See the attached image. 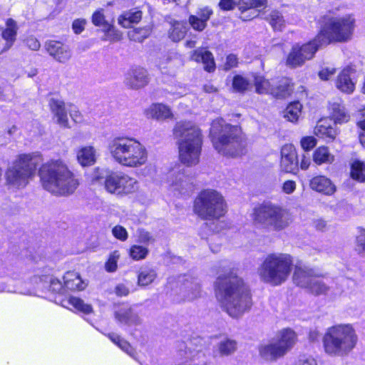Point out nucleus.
Here are the masks:
<instances>
[{"label": "nucleus", "mask_w": 365, "mask_h": 365, "mask_svg": "<svg viewBox=\"0 0 365 365\" xmlns=\"http://www.w3.org/2000/svg\"><path fill=\"white\" fill-rule=\"evenodd\" d=\"M252 215L255 225L274 231L282 230L292 222L291 215L287 210L272 203L255 207Z\"/></svg>", "instance_id": "nucleus-12"}, {"label": "nucleus", "mask_w": 365, "mask_h": 365, "mask_svg": "<svg viewBox=\"0 0 365 365\" xmlns=\"http://www.w3.org/2000/svg\"><path fill=\"white\" fill-rule=\"evenodd\" d=\"M356 244L361 250L365 252V230H361L360 234L357 236Z\"/></svg>", "instance_id": "nucleus-62"}, {"label": "nucleus", "mask_w": 365, "mask_h": 365, "mask_svg": "<svg viewBox=\"0 0 365 365\" xmlns=\"http://www.w3.org/2000/svg\"><path fill=\"white\" fill-rule=\"evenodd\" d=\"M217 347L221 356H230L237 350V342L234 339L227 338L221 340Z\"/></svg>", "instance_id": "nucleus-36"}, {"label": "nucleus", "mask_w": 365, "mask_h": 365, "mask_svg": "<svg viewBox=\"0 0 365 365\" xmlns=\"http://www.w3.org/2000/svg\"><path fill=\"white\" fill-rule=\"evenodd\" d=\"M294 365H317V362L311 356H301L295 361Z\"/></svg>", "instance_id": "nucleus-57"}, {"label": "nucleus", "mask_w": 365, "mask_h": 365, "mask_svg": "<svg viewBox=\"0 0 365 365\" xmlns=\"http://www.w3.org/2000/svg\"><path fill=\"white\" fill-rule=\"evenodd\" d=\"M317 145V140L312 136L304 137L301 140V145L305 150L312 149Z\"/></svg>", "instance_id": "nucleus-55"}, {"label": "nucleus", "mask_w": 365, "mask_h": 365, "mask_svg": "<svg viewBox=\"0 0 365 365\" xmlns=\"http://www.w3.org/2000/svg\"><path fill=\"white\" fill-rule=\"evenodd\" d=\"M49 106L57 123L61 127L68 128V119L65 110L64 102L59 99L51 98L49 101Z\"/></svg>", "instance_id": "nucleus-23"}, {"label": "nucleus", "mask_w": 365, "mask_h": 365, "mask_svg": "<svg viewBox=\"0 0 365 365\" xmlns=\"http://www.w3.org/2000/svg\"><path fill=\"white\" fill-rule=\"evenodd\" d=\"M145 115L149 119L158 120L160 116V104L153 103L145 110Z\"/></svg>", "instance_id": "nucleus-52"}, {"label": "nucleus", "mask_w": 365, "mask_h": 365, "mask_svg": "<svg viewBox=\"0 0 365 365\" xmlns=\"http://www.w3.org/2000/svg\"><path fill=\"white\" fill-rule=\"evenodd\" d=\"M237 57L235 54H230L227 56L225 68L226 69H230L231 68L235 67L237 65Z\"/></svg>", "instance_id": "nucleus-61"}, {"label": "nucleus", "mask_w": 365, "mask_h": 365, "mask_svg": "<svg viewBox=\"0 0 365 365\" xmlns=\"http://www.w3.org/2000/svg\"><path fill=\"white\" fill-rule=\"evenodd\" d=\"M148 253V250L143 246L134 245L130 248V255L135 260L143 259Z\"/></svg>", "instance_id": "nucleus-50"}, {"label": "nucleus", "mask_w": 365, "mask_h": 365, "mask_svg": "<svg viewBox=\"0 0 365 365\" xmlns=\"http://www.w3.org/2000/svg\"><path fill=\"white\" fill-rule=\"evenodd\" d=\"M322 38H324L323 35H317L314 40L302 46L294 45L287 56V66L290 68H296L302 66L306 61L312 58L321 46L319 42H321Z\"/></svg>", "instance_id": "nucleus-15"}, {"label": "nucleus", "mask_w": 365, "mask_h": 365, "mask_svg": "<svg viewBox=\"0 0 365 365\" xmlns=\"http://www.w3.org/2000/svg\"><path fill=\"white\" fill-rule=\"evenodd\" d=\"M170 24L171 29L169 31V37L173 41H180L184 38L187 32V29L185 24L175 21L171 22Z\"/></svg>", "instance_id": "nucleus-38"}, {"label": "nucleus", "mask_w": 365, "mask_h": 365, "mask_svg": "<svg viewBox=\"0 0 365 365\" xmlns=\"http://www.w3.org/2000/svg\"><path fill=\"white\" fill-rule=\"evenodd\" d=\"M115 316L118 322L123 324H137L139 321L138 317L127 306L120 307L116 310Z\"/></svg>", "instance_id": "nucleus-30"}, {"label": "nucleus", "mask_w": 365, "mask_h": 365, "mask_svg": "<svg viewBox=\"0 0 365 365\" xmlns=\"http://www.w3.org/2000/svg\"><path fill=\"white\" fill-rule=\"evenodd\" d=\"M212 10L209 7L206 6L199 9L195 16H199L202 20L207 23V21L210 19V16L212 15Z\"/></svg>", "instance_id": "nucleus-56"}, {"label": "nucleus", "mask_w": 365, "mask_h": 365, "mask_svg": "<svg viewBox=\"0 0 365 365\" xmlns=\"http://www.w3.org/2000/svg\"><path fill=\"white\" fill-rule=\"evenodd\" d=\"M86 20L84 19H76L73 23V29L76 34L81 33L86 25Z\"/></svg>", "instance_id": "nucleus-59"}, {"label": "nucleus", "mask_w": 365, "mask_h": 365, "mask_svg": "<svg viewBox=\"0 0 365 365\" xmlns=\"http://www.w3.org/2000/svg\"><path fill=\"white\" fill-rule=\"evenodd\" d=\"M329 110L330 116L335 123L341 124L349 120L350 115L341 99L331 101Z\"/></svg>", "instance_id": "nucleus-22"}, {"label": "nucleus", "mask_w": 365, "mask_h": 365, "mask_svg": "<svg viewBox=\"0 0 365 365\" xmlns=\"http://www.w3.org/2000/svg\"><path fill=\"white\" fill-rule=\"evenodd\" d=\"M25 45L32 51H38L41 47L39 41L33 35H30L24 39Z\"/></svg>", "instance_id": "nucleus-54"}, {"label": "nucleus", "mask_w": 365, "mask_h": 365, "mask_svg": "<svg viewBox=\"0 0 365 365\" xmlns=\"http://www.w3.org/2000/svg\"><path fill=\"white\" fill-rule=\"evenodd\" d=\"M105 34L104 40L110 41H118L122 38V33L116 29L113 22L109 23L103 29Z\"/></svg>", "instance_id": "nucleus-44"}, {"label": "nucleus", "mask_w": 365, "mask_h": 365, "mask_svg": "<svg viewBox=\"0 0 365 365\" xmlns=\"http://www.w3.org/2000/svg\"><path fill=\"white\" fill-rule=\"evenodd\" d=\"M320 277H314L307 289L314 295L326 294L329 290V286L323 282Z\"/></svg>", "instance_id": "nucleus-37"}, {"label": "nucleus", "mask_w": 365, "mask_h": 365, "mask_svg": "<svg viewBox=\"0 0 365 365\" xmlns=\"http://www.w3.org/2000/svg\"><path fill=\"white\" fill-rule=\"evenodd\" d=\"M150 34L149 27L136 28L128 31V38L134 41L141 42Z\"/></svg>", "instance_id": "nucleus-43"}, {"label": "nucleus", "mask_w": 365, "mask_h": 365, "mask_svg": "<svg viewBox=\"0 0 365 365\" xmlns=\"http://www.w3.org/2000/svg\"><path fill=\"white\" fill-rule=\"evenodd\" d=\"M63 282L65 287L71 290H81L85 287L80 275L76 272H66L63 276Z\"/></svg>", "instance_id": "nucleus-34"}, {"label": "nucleus", "mask_w": 365, "mask_h": 365, "mask_svg": "<svg viewBox=\"0 0 365 365\" xmlns=\"http://www.w3.org/2000/svg\"><path fill=\"white\" fill-rule=\"evenodd\" d=\"M142 19L140 11H128L118 18V23L123 28H130L133 24H138Z\"/></svg>", "instance_id": "nucleus-32"}, {"label": "nucleus", "mask_w": 365, "mask_h": 365, "mask_svg": "<svg viewBox=\"0 0 365 365\" xmlns=\"http://www.w3.org/2000/svg\"><path fill=\"white\" fill-rule=\"evenodd\" d=\"M215 292L223 309L233 318L240 317L252 305L248 287L234 269L219 274L215 282Z\"/></svg>", "instance_id": "nucleus-1"}, {"label": "nucleus", "mask_w": 365, "mask_h": 365, "mask_svg": "<svg viewBox=\"0 0 365 365\" xmlns=\"http://www.w3.org/2000/svg\"><path fill=\"white\" fill-rule=\"evenodd\" d=\"M293 258L287 253L274 252L267 255L257 269L260 279L274 286L284 283L292 269Z\"/></svg>", "instance_id": "nucleus-8"}, {"label": "nucleus", "mask_w": 365, "mask_h": 365, "mask_svg": "<svg viewBox=\"0 0 365 365\" xmlns=\"http://www.w3.org/2000/svg\"><path fill=\"white\" fill-rule=\"evenodd\" d=\"M250 85L248 81L242 76H235L232 80V87L238 92H244Z\"/></svg>", "instance_id": "nucleus-49"}, {"label": "nucleus", "mask_w": 365, "mask_h": 365, "mask_svg": "<svg viewBox=\"0 0 365 365\" xmlns=\"http://www.w3.org/2000/svg\"><path fill=\"white\" fill-rule=\"evenodd\" d=\"M78 162L82 166H90L96 161V150L93 146L80 148L76 153Z\"/></svg>", "instance_id": "nucleus-27"}, {"label": "nucleus", "mask_w": 365, "mask_h": 365, "mask_svg": "<svg viewBox=\"0 0 365 365\" xmlns=\"http://www.w3.org/2000/svg\"><path fill=\"white\" fill-rule=\"evenodd\" d=\"M104 186L108 192L123 197L136 192L139 189V182L128 174L115 172L106 176Z\"/></svg>", "instance_id": "nucleus-14"}, {"label": "nucleus", "mask_w": 365, "mask_h": 365, "mask_svg": "<svg viewBox=\"0 0 365 365\" xmlns=\"http://www.w3.org/2000/svg\"><path fill=\"white\" fill-rule=\"evenodd\" d=\"M48 53L57 61L66 63L72 56V52L68 46L59 41H49L46 43Z\"/></svg>", "instance_id": "nucleus-19"}, {"label": "nucleus", "mask_w": 365, "mask_h": 365, "mask_svg": "<svg viewBox=\"0 0 365 365\" xmlns=\"http://www.w3.org/2000/svg\"><path fill=\"white\" fill-rule=\"evenodd\" d=\"M314 277H321V275L313 269L296 267L293 274V281L297 286L307 289Z\"/></svg>", "instance_id": "nucleus-21"}, {"label": "nucleus", "mask_w": 365, "mask_h": 365, "mask_svg": "<svg viewBox=\"0 0 365 365\" xmlns=\"http://www.w3.org/2000/svg\"><path fill=\"white\" fill-rule=\"evenodd\" d=\"M188 21L192 29L197 31H203L207 26L205 21L195 15H190Z\"/></svg>", "instance_id": "nucleus-51"}, {"label": "nucleus", "mask_w": 365, "mask_h": 365, "mask_svg": "<svg viewBox=\"0 0 365 365\" xmlns=\"http://www.w3.org/2000/svg\"><path fill=\"white\" fill-rule=\"evenodd\" d=\"M42 278L34 277L29 282H23L21 279H9L6 283H0V292H6L24 295H34L44 286L39 284Z\"/></svg>", "instance_id": "nucleus-16"}, {"label": "nucleus", "mask_w": 365, "mask_h": 365, "mask_svg": "<svg viewBox=\"0 0 365 365\" xmlns=\"http://www.w3.org/2000/svg\"><path fill=\"white\" fill-rule=\"evenodd\" d=\"M108 337L121 350H123L131 357L135 358V352L128 341L120 338L115 334H109Z\"/></svg>", "instance_id": "nucleus-41"}, {"label": "nucleus", "mask_w": 365, "mask_h": 365, "mask_svg": "<svg viewBox=\"0 0 365 365\" xmlns=\"http://www.w3.org/2000/svg\"><path fill=\"white\" fill-rule=\"evenodd\" d=\"M157 274L152 269H143L138 274V284L147 286L155 279Z\"/></svg>", "instance_id": "nucleus-45"}, {"label": "nucleus", "mask_w": 365, "mask_h": 365, "mask_svg": "<svg viewBox=\"0 0 365 365\" xmlns=\"http://www.w3.org/2000/svg\"><path fill=\"white\" fill-rule=\"evenodd\" d=\"M42 187L55 196L68 197L80 185V179L61 159H51L43 163L38 171Z\"/></svg>", "instance_id": "nucleus-2"}, {"label": "nucleus", "mask_w": 365, "mask_h": 365, "mask_svg": "<svg viewBox=\"0 0 365 365\" xmlns=\"http://www.w3.org/2000/svg\"><path fill=\"white\" fill-rule=\"evenodd\" d=\"M112 234L113 236L120 241H125L128 239V232L123 227L120 225H115L112 229Z\"/></svg>", "instance_id": "nucleus-53"}, {"label": "nucleus", "mask_w": 365, "mask_h": 365, "mask_svg": "<svg viewBox=\"0 0 365 365\" xmlns=\"http://www.w3.org/2000/svg\"><path fill=\"white\" fill-rule=\"evenodd\" d=\"M296 339L297 336L293 330L283 329L278 334L277 339L259 347V355L265 361H275L293 347Z\"/></svg>", "instance_id": "nucleus-13"}, {"label": "nucleus", "mask_w": 365, "mask_h": 365, "mask_svg": "<svg viewBox=\"0 0 365 365\" xmlns=\"http://www.w3.org/2000/svg\"><path fill=\"white\" fill-rule=\"evenodd\" d=\"M193 211L202 220H218L225 215L227 206L220 192L215 190H205L195 198Z\"/></svg>", "instance_id": "nucleus-10"}, {"label": "nucleus", "mask_w": 365, "mask_h": 365, "mask_svg": "<svg viewBox=\"0 0 365 365\" xmlns=\"http://www.w3.org/2000/svg\"><path fill=\"white\" fill-rule=\"evenodd\" d=\"M108 149L112 159L124 167L138 168L148 161V150L135 138H115L109 142Z\"/></svg>", "instance_id": "nucleus-4"}, {"label": "nucleus", "mask_w": 365, "mask_h": 365, "mask_svg": "<svg viewBox=\"0 0 365 365\" xmlns=\"http://www.w3.org/2000/svg\"><path fill=\"white\" fill-rule=\"evenodd\" d=\"M165 289L166 295L175 304L190 302L202 295L200 282L187 274L169 277Z\"/></svg>", "instance_id": "nucleus-9"}, {"label": "nucleus", "mask_w": 365, "mask_h": 365, "mask_svg": "<svg viewBox=\"0 0 365 365\" xmlns=\"http://www.w3.org/2000/svg\"><path fill=\"white\" fill-rule=\"evenodd\" d=\"M92 23L96 26L102 27L103 29L107 26L109 22L106 20L103 9H98L92 15Z\"/></svg>", "instance_id": "nucleus-48"}, {"label": "nucleus", "mask_w": 365, "mask_h": 365, "mask_svg": "<svg viewBox=\"0 0 365 365\" xmlns=\"http://www.w3.org/2000/svg\"><path fill=\"white\" fill-rule=\"evenodd\" d=\"M313 160L317 165L330 164L334 162V156L330 153L327 147L322 146L314 152Z\"/></svg>", "instance_id": "nucleus-35"}, {"label": "nucleus", "mask_w": 365, "mask_h": 365, "mask_svg": "<svg viewBox=\"0 0 365 365\" xmlns=\"http://www.w3.org/2000/svg\"><path fill=\"white\" fill-rule=\"evenodd\" d=\"M351 177L360 182L365 181V164L360 160H354L351 164Z\"/></svg>", "instance_id": "nucleus-42"}, {"label": "nucleus", "mask_w": 365, "mask_h": 365, "mask_svg": "<svg viewBox=\"0 0 365 365\" xmlns=\"http://www.w3.org/2000/svg\"><path fill=\"white\" fill-rule=\"evenodd\" d=\"M210 136L215 149L222 155L237 157L245 153L247 141L240 128L226 123L222 118L212 121Z\"/></svg>", "instance_id": "nucleus-3"}, {"label": "nucleus", "mask_w": 365, "mask_h": 365, "mask_svg": "<svg viewBox=\"0 0 365 365\" xmlns=\"http://www.w3.org/2000/svg\"><path fill=\"white\" fill-rule=\"evenodd\" d=\"M357 335L350 324H338L327 329L323 337L325 352L332 356L348 355L356 346Z\"/></svg>", "instance_id": "nucleus-7"}, {"label": "nucleus", "mask_w": 365, "mask_h": 365, "mask_svg": "<svg viewBox=\"0 0 365 365\" xmlns=\"http://www.w3.org/2000/svg\"><path fill=\"white\" fill-rule=\"evenodd\" d=\"M309 187L312 190L326 195H332L336 190L332 181L324 175H317L309 181Z\"/></svg>", "instance_id": "nucleus-20"}, {"label": "nucleus", "mask_w": 365, "mask_h": 365, "mask_svg": "<svg viewBox=\"0 0 365 365\" xmlns=\"http://www.w3.org/2000/svg\"><path fill=\"white\" fill-rule=\"evenodd\" d=\"M17 24L16 21L11 19H8L6 21V29L2 31V38L6 41L4 51L9 50L14 44L16 34Z\"/></svg>", "instance_id": "nucleus-28"}, {"label": "nucleus", "mask_w": 365, "mask_h": 365, "mask_svg": "<svg viewBox=\"0 0 365 365\" xmlns=\"http://www.w3.org/2000/svg\"><path fill=\"white\" fill-rule=\"evenodd\" d=\"M115 294L118 296H126L129 294V289L124 284H119L115 288Z\"/></svg>", "instance_id": "nucleus-64"}, {"label": "nucleus", "mask_w": 365, "mask_h": 365, "mask_svg": "<svg viewBox=\"0 0 365 365\" xmlns=\"http://www.w3.org/2000/svg\"><path fill=\"white\" fill-rule=\"evenodd\" d=\"M40 161L41 155L38 153L17 155L5 171L6 185L13 190L26 187L35 177Z\"/></svg>", "instance_id": "nucleus-6"}, {"label": "nucleus", "mask_w": 365, "mask_h": 365, "mask_svg": "<svg viewBox=\"0 0 365 365\" xmlns=\"http://www.w3.org/2000/svg\"><path fill=\"white\" fill-rule=\"evenodd\" d=\"M296 189V182L293 180H287L282 186L283 191L287 194L292 193Z\"/></svg>", "instance_id": "nucleus-60"}, {"label": "nucleus", "mask_w": 365, "mask_h": 365, "mask_svg": "<svg viewBox=\"0 0 365 365\" xmlns=\"http://www.w3.org/2000/svg\"><path fill=\"white\" fill-rule=\"evenodd\" d=\"M191 58L196 62H202L204 64V68L208 72H212L215 68L213 55L209 51L195 50L192 52Z\"/></svg>", "instance_id": "nucleus-26"}, {"label": "nucleus", "mask_w": 365, "mask_h": 365, "mask_svg": "<svg viewBox=\"0 0 365 365\" xmlns=\"http://www.w3.org/2000/svg\"><path fill=\"white\" fill-rule=\"evenodd\" d=\"M301 110L302 105L299 102H293L288 105L284 110V117L290 122H297L301 113Z\"/></svg>", "instance_id": "nucleus-39"}, {"label": "nucleus", "mask_w": 365, "mask_h": 365, "mask_svg": "<svg viewBox=\"0 0 365 365\" xmlns=\"http://www.w3.org/2000/svg\"><path fill=\"white\" fill-rule=\"evenodd\" d=\"M280 167L285 173H294L298 170L297 155L292 145H285L281 150Z\"/></svg>", "instance_id": "nucleus-18"}, {"label": "nucleus", "mask_w": 365, "mask_h": 365, "mask_svg": "<svg viewBox=\"0 0 365 365\" xmlns=\"http://www.w3.org/2000/svg\"><path fill=\"white\" fill-rule=\"evenodd\" d=\"M274 86L272 88L271 95L277 98H284L291 94L292 91L291 81L287 78L273 80Z\"/></svg>", "instance_id": "nucleus-25"}, {"label": "nucleus", "mask_w": 365, "mask_h": 365, "mask_svg": "<svg viewBox=\"0 0 365 365\" xmlns=\"http://www.w3.org/2000/svg\"><path fill=\"white\" fill-rule=\"evenodd\" d=\"M264 19L274 31H282L285 27L284 18L282 14L277 10H272L267 13Z\"/></svg>", "instance_id": "nucleus-33"}, {"label": "nucleus", "mask_w": 365, "mask_h": 365, "mask_svg": "<svg viewBox=\"0 0 365 365\" xmlns=\"http://www.w3.org/2000/svg\"><path fill=\"white\" fill-rule=\"evenodd\" d=\"M237 5L242 13L252 9L251 0H240Z\"/></svg>", "instance_id": "nucleus-63"}, {"label": "nucleus", "mask_w": 365, "mask_h": 365, "mask_svg": "<svg viewBox=\"0 0 365 365\" xmlns=\"http://www.w3.org/2000/svg\"><path fill=\"white\" fill-rule=\"evenodd\" d=\"M120 258V253L118 251H113L109 255L107 262L105 264V269L108 272H113L116 271L118 261Z\"/></svg>", "instance_id": "nucleus-47"}, {"label": "nucleus", "mask_w": 365, "mask_h": 365, "mask_svg": "<svg viewBox=\"0 0 365 365\" xmlns=\"http://www.w3.org/2000/svg\"><path fill=\"white\" fill-rule=\"evenodd\" d=\"M350 68L344 69L338 76L336 86L338 89L344 93H351L355 89V83L351 78Z\"/></svg>", "instance_id": "nucleus-24"}, {"label": "nucleus", "mask_w": 365, "mask_h": 365, "mask_svg": "<svg viewBox=\"0 0 365 365\" xmlns=\"http://www.w3.org/2000/svg\"><path fill=\"white\" fill-rule=\"evenodd\" d=\"M314 134L327 141H332L338 135V131L335 128L329 125L326 120H321L314 128Z\"/></svg>", "instance_id": "nucleus-29"}, {"label": "nucleus", "mask_w": 365, "mask_h": 365, "mask_svg": "<svg viewBox=\"0 0 365 365\" xmlns=\"http://www.w3.org/2000/svg\"><path fill=\"white\" fill-rule=\"evenodd\" d=\"M323 30L318 35H323L319 43L328 44L331 41L346 42L349 41L355 29L356 19L352 14L341 17H323Z\"/></svg>", "instance_id": "nucleus-11"}, {"label": "nucleus", "mask_w": 365, "mask_h": 365, "mask_svg": "<svg viewBox=\"0 0 365 365\" xmlns=\"http://www.w3.org/2000/svg\"><path fill=\"white\" fill-rule=\"evenodd\" d=\"M255 86L257 93L259 94H271L272 88L274 86V83L269 81L263 76L255 77Z\"/></svg>", "instance_id": "nucleus-40"}, {"label": "nucleus", "mask_w": 365, "mask_h": 365, "mask_svg": "<svg viewBox=\"0 0 365 365\" xmlns=\"http://www.w3.org/2000/svg\"><path fill=\"white\" fill-rule=\"evenodd\" d=\"M149 82V77L145 69L140 67L130 69L125 76L124 83L131 89L138 90L145 86Z\"/></svg>", "instance_id": "nucleus-17"}, {"label": "nucleus", "mask_w": 365, "mask_h": 365, "mask_svg": "<svg viewBox=\"0 0 365 365\" xmlns=\"http://www.w3.org/2000/svg\"><path fill=\"white\" fill-rule=\"evenodd\" d=\"M62 306L84 314H89L92 312V307L90 304H85L82 299L75 297H70L63 300Z\"/></svg>", "instance_id": "nucleus-31"}, {"label": "nucleus", "mask_w": 365, "mask_h": 365, "mask_svg": "<svg viewBox=\"0 0 365 365\" xmlns=\"http://www.w3.org/2000/svg\"><path fill=\"white\" fill-rule=\"evenodd\" d=\"M237 5L235 0H220L219 2V6L224 11L232 10Z\"/></svg>", "instance_id": "nucleus-58"}, {"label": "nucleus", "mask_w": 365, "mask_h": 365, "mask_svg": "<svg viewBox=\"0 0 365 365\" xmlns=\"http://www.w3.org/2000/svg\"><path fill=\"white\" fill-rule=\"evenodd\" d=\"M178 139L180 161L187 166L199 163L202 135L200 129L190 122L178 123L174 128Z\"/></svg>", "instance_id": "nucleus-5"}, {"label": "nucleus", "mask_w": 365, "mask_h": 365, "mask_svg": "<svg viewBox=\"0 0 365 365\" xmlns=\"http://www.w3.org/2000/svg\"><path fill=\"white\" fill-rule=\"evenodd\" d=\"M189 178L183 173H178L175 181H173L172 185L175 190L182 192L183 190H189L191 188V184L189 183Z\"/></svg>", "instance_id": "nucleus-46"}]
</instances>
